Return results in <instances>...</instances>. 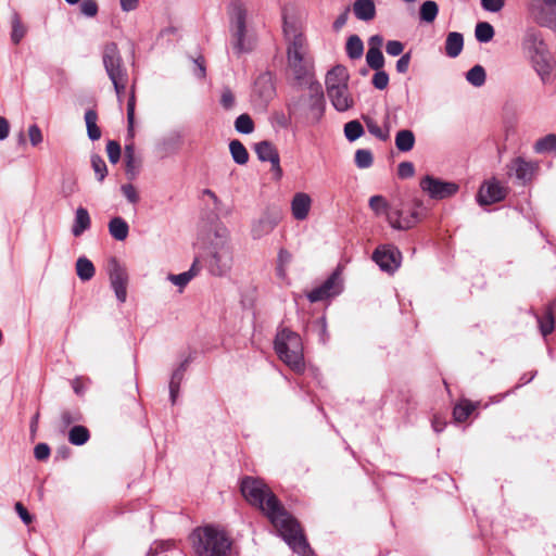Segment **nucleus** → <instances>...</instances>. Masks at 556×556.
I'll use <instances>...</instances> for the list:
<instances>
[{
	"mask_svg": "<svg viewBox=\"0 0 556 556\" xmlns=\"http://www.w3.org/2000/svg\"><path fill=\"white\" fill-rule=\"evenodd\" d=\"M240 490L251 505L267 516L278 534L294 553L299 556H316L298 520L285 509L278 497L262 480L244 477Z\"/></svg>",
	"mask_w": 556,
	"mask_h": 556,
	"instance_id": "1",
	"label": "nucleus"
},
{
	"mask_svg": "<svg viewBox=\"0 0 556 556\" xmlns=\"http://www.w3.org/2000/svg\"><path fill=\"white\" fill-rule=\"evenodd\" d=\"M283 36L287 42V64L299 86L315 81L314 62L308 53L306 37L298 23L283 16Z\"/></svg>",
	"mask_w": 556,
	"mask_h": 556,
	"instance_id": "2",
	"label": "nucleus"
},
{
	"mask_svg": "<svg viewBox=\"0 0 556 556\" xmlns=\"http://www.w3.org/2000/svg\"><path fill=\"white\" fill-rule=\"evenodd\" d=\"M189 540L197 556H229L231 553V539L215 525L197 527Z\"/></svg>",
	"mask_w": 556,
	"mask_h": 556,
	"instance_id": "3",
	"label": "nucleus"
},
{
	"mask_svg": "<svg viewBox=\"0 0 556 556\" xmlns=\"http://www.w3.org/2000/svg\"><path fill=\"white\" fill-rule=\"evenodd\" d=\"M308 93L291 98L287 103L290 117H305L311 124H318L325 113L326 101L321 85L315 80L304 84Z\"/></svg>",
	"mask_w": 556,
	"mask_h": 556,
	"instance_id": "4",
	"label": "nucleus"
},
{
	"mask_svg": "<svg viewBox=\"0 0 556 556\" xmlns=\"http://www.w3.org/2000/svg\"><path fill=\"white\" fill-rule=\"evenodd\" d=\"M274 349L279 359L293 371H304L303 342L298 332L287 327H279L274 340Z\"/></svg>",
	"mask_w": 556,
	"mask_h": 556,
	"instance_id": "5",
	"label": "nucleus"
},
{
	"mask_svg": "<svg viewBox=\"0 0 556 556\" xmlns=\"http://www.w3.org/2000/svg\"><path fill=\"white\" fill-rule=\"evenodd\" d=\"M204 267L208 274L215 277L227 276L233 264L232 248L227 238L219 233L210 244L206 255L203 257Z\"/></svg>",
	"mask_w": 556,
	"mask_h": 556,
	"instance_id": "6",
	"label": "nucleus"
},
{
	"mask_svg": "<svg viewBox=\"0 0 556 556\" xmlns=\"http://www.w3.org/2000/svg\"><path fill=\"white\" fill-rule=\"evenodd\" d=\"M368 205L377 216L384 215L393 229H410L421 219L420 212L418 211V208L422 206L421 202H416V207L407 215H405L401 208L391 207L382 195L377 194L370 197Z\"/></svg>",
	"mask_w": 556,
	"mask_h": 556,
	"instance_id": "7",
	"label": "nucleus"
},
{
	"mask_svg": "<svg viewBox=\"0 0 556 556\" xmlns=\"http://www.w3.org/2000/svg\"><path fill=\"white\" fill-rule=\"evenodd\" d=\"M101 59L109 79L128 76V71L116 42L110 41L102 47Z\"/></svg>",
	"mask_w": 556,
	"mask_h": 556,
	"instance_id": "8",
	"label": "nucleus"
},
{
	"mask_svg": "<svg viewBox=\"0 0 556 556\" xmlns=\"http://www.w3.org/2000/svg\"><path fill=\"white\" fill-rule=\"evenodd\" d=\"M527 10L540 26L556 31V0H528Z\"/></svg>",
	"mask_w": 556,
	"mask_h": 556,
	"instance_id": "9",
	"label": "nucleus"
},
{
	"mask_svg": "<svg viewBox=\"0 0 556 556\" xmlns=\"http://www.w3.org/2000/svg\"><path fill=\"white\" fill-rule=\"evenodd\" d=\"M343 291V280L340 268L334 269L327 279L312 289L306 298L311 303H316L338 296Z\"/></svg>",
	"mask_w": 556,
	"mask_h": 556,
	"instance_id": "10",
	"label": "nucleus"
},
{
	"mask_svg": "<svg viewBox=\"0 0 556 556\" xmlns=\"http://www.w3.org/2000/svg\"><path fill=\"white\" fill-rule=\"evenodd\" d=\"M420 189L433 200H444L455 195L459 186L454 181H445L431 175H426L419 182Z\"/></svg>",
	"mask_w": 556,
	"mask_h": 556,
	"instance_id": "11",
	"label": "nucleus"
},
{
	"mask_svg": "<svg viewBox=\"0 0 556 556\" xmlns=\"http://www.w3.org/2000/svg\"><path fill=\"white\" fill-rule=\"evenodd\" d=\"M372 261L388 274H394L401 266L402 253L393 244H381L372 253Z\"/></svg>",
	"mask_w": 556,
	"mask_h": 556,
	"instance_id": "12",
	"label": "nucleus"
},
{
	"mask_svg": "<svg viewBox=\"0 0 556 556\" xmlns=\"http://www.w3.org/2000/svg\"><path fill=\"white\" fill-rule=\"evenodd\" d=\"M108 274L111 288L114 291L117 301L119 303H125L127 299L128 285V274L126 268L122 266L115 257H113L109 261Z\"/></svg>",
	"mask_w": 556,
	"mask_h": 556,
	"instance_id": "13",
	"label": "nucleus"
},
{
	"mask_svg": "<svg viewBox=\"0 0 556 556\" xmlns=\"http://www.w3.org/2000/svg\"><path fill=\"white\" fill-rule=\"evenodd\" d=\"M507 190L495 178L481 185L477 193V202L480 206L491 205L503 201Z\"/></svg>",
	"mask_w": 556,
	"mask_h": 556,
	"instance_id": "14",
	"label": "nucleus"
},
{
	"mask_svg": "<svg viewBox=\"0 0 556 556\" xmlns=\"http://www.w3.org/2000/svg\"><path fill=\"white\" fill-rule=\"evenodd\" d=\"M530 60L543 84H548L554 79L556 61L548 49L533 55Z\"/></svg>",
	"mask_w": 556,
	"mask_h": 556,
	"instance_id": "15",
	"label": "nucleus"
},
{
	"mask_svg": "<svg viewBox=\"0 0 556 556\" xmlns=\"http://www.w3.org/2000/svg\"><path fill=\"white\" fill-rule=\"evenodd\" d=\"M508 173L514 175L518 180L523 184L530 181L538 169V164L527 161L521 156H517L508 164Z\"/></svg>",
	"mask_w": 556,
	"mask_h": 556,
	"instance_id": "16",
	"label": "nucleus"
},
{
	"mask_svg": "<svg viewBox=\"0 0 556 556\" xmlns=\"http://www.w3.org/2000/svg\"><path fill=\"white\" fill-rule=\"evenodd\" d=\"M279 222L278 213L265 212L262 216L253 222L251 236L253 239H261L270 233Z\"/></svg>",
	"mask_w": 556,
	"mask_h": 556,
	"instance_id": "17",
	"label": "nucleus"
},
{
	"mask_svg": "<svg viewBox=\"0 0 556 556\" xmlns=\"http://www.w3.org/2000/svg\"><path fill=\"white\" fill-rule=\"evenodd\" d=\"M522 48L528 53L529 58L548 49L542 34L535 28H528L526 30L522 39Z\"/></svg>",
	"mask_w": 556,
	"mask_h": 556,
	"instance_id": "18",
	"label": "nucleus"
},
{
	"mask_svg": "<svg viewBox=\"0 0 556 556\" xmlns=\"http://www.w3.org/2000/svg\"><path fill=\"white\" fill-rule=\"evenodd\" d=\"M327 94L332 106L339 112H345L353 105V99L350 96L348 84L329 88Z\"/></svg>",
	"mask_w": 556,
	"mask_h": 556,
	"instance_id": "19",
	"label": "nucleus"
},
{
	"mask_svg": "<svg viewBox=\"0 0 556 556\" xmlns=\"http://www.w3.org/2000/svg\"><path fill=\"white\" fill-rule=\"evenodd\" d=\"M229 31L247 28L248 12L240 0H232L228 5Z\"/></svg>",
	"mask_w": 556,
	"mask_h": 556,
	"instance_id": "20",
	"label": "nucleus"
},
{
	"mask_svg": "<svg viewBox=\"0 0 556 556\" xmlns=\"http://www.w3.org/2000/svg\"><path fill=\"white\" fill-rule=\"evenodd\" d=\"M312 205V199L307 193L298 192L291 201V212L296 220L307 218Z\"/></svg>",
	"mask_w": 556,
	"mask_h": 556,
	"instance_id": "21",
	"label": "nucleus"
},
{
	"mask_svg": "<svg viewBox=\"0 0 556 556\" xmlns=\"http://www.w3.org/2000/svg\"><path fill=\"white\" fill-rule=\"evenodd\" d=\"M230 34L232 38V48L238 55L252 51L253 43L251 38L248 36L247 28L232 30Z\"/></svg>",
	"mask_w": 556,
	"mask_h": 556,
	"instance_id": "22",
	"label": "nucleus"
},
{
	"mask_svg": "<svg viewBox=\"0 0 556 556\" xmlns=\"http://www.w3.org/2000/svg\"><path fill=\"white\" fill-rule=\"evenodd\" d=\"M353 13L359 21H371L376 15V5L372 0H355Z\"/></svg>",
	"mask_w": 556,
	"mask_h": 556,
	"instance_id": "23",
	"label": "nucleus"
},
{
	"mask_svg": "<svg viewBox=\"0 0 556 556\" xmlns=\"http://www.w3.org/2000/svg\"><path fill=\"white\" fill-rule=\"evenodd\" d=\"M91 226L90 215L87 208L79 206L75 212V218L72 226V233L74 237L81 236Z\"/></svg>",
	"mask_w": 556,
	"mask_h": 556,
	"instance_id": "24",
	"label": "nucleus"
},
{
	"mask_svg": "<svg viewBox=\"0 0 556 556\" xmlns=\"http://www.w3.org/2000/svg\"><path fill=\"white\" fill-rule=\"evenodd\" d=\"M464 48V36L458 31L448 33L445 39V53L448 58H457Z\"/></svg>",
	"mask_w": 556,
	"mask_h": 556,
	"instance_id": "25",
	"label": "nucleus"
},
{
	"mask_svg": "<svg viewBox=\"0 0 556 556\" xmlns=\"http://www.w3.org/2000/svg\"><path fill=\"white\" fill-rule=\"evenodd\" d=\"M108 228L112 238L117 241H124L128 237L129 226L127 222L119 216L111 218Z\"/></svg>",
	"mask_w": 556,
	"mask_h": 556,
	"instance_id": "26",
	"label": "nucleus"
},
{
	"mask_svg": "<svg viewBox=\"0 0 556 556\" xmlns=\"http://www.w3.org/2000/svg\"><path fill=\"white\" fill-rule=\"evenodd\" d=\"M180 141L181 135L178 131H173L159 140L156 149L163 154H170L176 151Z\"/></svg>",
	"mask_w": 556,
	"mask_h": 556,
	"instance_id": "27",
	"label": "nucleus"
},
{
	"mask_svg": "<svg viewBox=\"0 0 556 556\" xmlns=\"http://www.w3.org/2000/svg\"><path fill=\"white\" fill-rule=\"evenodd\" d=\"M348 74L343 66H334L326 75V89L346 85Z\"/></svg>",
	"mask_w": 556,
	"mask_h": 556,
	"instance_id": "28",
	"label": "nucleus"
},
{
	"mask_svg": "<svg viewBox=\"0 0 556 556\" xmlns=\"http://www.w3.org/2000/svg\"><path fill=\"white\" fill-rule=\"evenodd\" d=\"M254 150L261 162H270L279 156L278 150L270 141L267 140L255 143Z\"/></svg>",
	"mask_w": 556,
	"mask_h": 556,
	"instance_id": "29",
	"label": "nucleus"
},
{
	"mask_svg": "<svg viewBox=\"0 0 556 556\" xmlns=\"http://www.w3.org/2000/svg\"><path fill=\"white\" fill-rule=\"evenodd\" d=\"M415 142V135L409 129H401L395 135V147L400 152H408L413 150Z\"/></svg>",
	"mask_w": 556,
	"mask_h": 556,
	"instance_id": "30",
	"label": "nucleus"
},
{
	"mask_svg": "<svg viewBox=\"0 0 556 556\" xmlns=\"http://www.w3.org/2000/svg\"><path fill=\"white\" fill-rule=\"evenodd\" d=\"M255 88L264 98H270L274 93L273 77L269 72L261 73L255 79Z\"/></svg>",
	"mask_w": 556,
	"mask_h": 556,
	"instance_id": "31",
	"label": "nucleus"
},
{
	"mask_svg": "<svg viewBox=\"0 0 556 556\" xmlns=\"http://www.w3.org/2000/svg\"><path fill=\"white\" fill-rule=\"evenodd\" d=\"M533 151L538 154H549L556 152V134H548L539 138L534 142Z\"/></svg>",
	"mask_w": 556,
	"mask_h": 556,
	"instance_id": "32",
	"label": "nucleus"
},
{
	"mask_svg": "<svg viewBox=\"0 0 556 556\" xmlns=\"http://www.w3.org/2000/svg\"><path fill=\"white\" fill-rule=\"evenodd\" d=\"M90 439L89 430L81 425H74L68 431V441L71 444L81 446Z\"/></svg>",
	"mask_w": 556,
	"mask_h": 556,
	"instance_id": "33",
	"label": "nucleus"
},
{
	"mask_svg": "<svg viewBox=\"0 0 556 556\" xmlns=\"http://www.w3.org/2000/svg\"><path fill=\"white\" fill-rule=\"evenodd\" d=\"M98 114L94 110L89 109L85 112V123L87 127V135L91 141L99 140L101 130L97 125Z\"/></svg>",
	"mask_w": 556,
	"mask_h": 556,
	"instance_id": "34",
	"label": "nucleus"
},
{
	"mask_svg": "<svg viewBox=\"0 0 556 556\" xmlns=\"http://www.w3.org/2000/svg\"><path fill=\"white\" fill-rule=\"evenodd\" d=\"M76 273L81 281H89L94 276L96 269L90 260L80 256L76 261Z\"/></svg>",
	"mask_w": 556,
	"mask_h": 556,
	"instance_id": "35",
	"label": "nucleus"
},
{
	"mask_svg": "<svg viewBox=\"0 0 556 556\" xmlns=\"http://www.w3.org/2000/svg\"><path fill=\"white\" fill-rule=\"evenodd\" d=\"M229 151L233 162L238 165H244L249 161V152L241 141L233 139L229 143Z\"/></svg>",
	"mask_w": 556,
	"mask_h": 556,
	"instance_id": "36",
	"label": "nucleus"
},
{
	"mask_svg": "<svg viewBox=\"0 0 556 556\" xmlns=\"http://www.w3.org/2000/svg\"><path fill=\"white\" fill-rule=\"evenodd\" d=\"M503 121L506 135L513 134L517 125V109L513 103H506L503 108Z\"/></svg>",
	"mask_w": 556,
	"mask_h": 556,
	"instance_id": "37",
	"label": "nucleus"
},
{
	"mask_svg": "<svg viewBox=\"0 0 556 556\" xmlns=\"http://www.w3.org/2000/svg\"><path fill=\"white\" fill-rule=\"evenodd\" d=\"M478 403H472L469 400H463L459 404L455 405L453 409V417L457 422L465 421L471 413L477 408Z\"/></svg>",
	"mask_w": 556,
	"mask_h": 556,
	"instance_id": "38",
	"label": "nucleus"
},
{
	"mask_svg": "<svg viewBox=\"0 0 556 556\" xmlns=\"http://www.w3.org/2000/svg\"><path fill=\"white\" fill-rule=\"evenodd\" d=\"M346 54L352 60L361 59L364 53V43L359 36L352 35L346 41Z\"/></svg>",
	"mask_w": 556,
	"mask_h": 556,
	"instance_id": "39",
	"label": "nucleus"
},
{
	"mask_svg": "<svg viewBox=\"0 0 556 556\" xmlns=\"http://www.w3.org/2000/svg\"><path fill=\"white\" fill-rule=\"evenodd\" d=\"M486 73L482 65H475L466 73V80L476 88L485 84Z\"/></svg>",
	"mask_w": 556,
	"mask_h": 556,
	"instance_id": "40",
	"label": "nucleus"
},
{
	"mask_svg": "<svg viewBox=\"0 0 556 556\" xmlns=\"http://www.w3.org/2000/svg\"><path fill=\"white\" fill-rule=\"evenodd\" d=\"M364 121H365L367 130L370 135L375 136L377 139H379L381 141L389 140L390 128L387 123L384 124V128H382L378 125V123L375 119H372L370 117H367Z\"/></svg>",
	"mask_w": 556,
	"mask_h": 556,
	"instance_id": "41",
	"label": "nucleus"
},
{
	"mask_svg": "<svg viewBox=\"0 0 556 556\" xmlns=\"http://www.w3.org/2000/svg\"><path fill=\"white\" fill-rule=\"evenodd\" d=\"M439 13V7L435 1L427 0L422 2L419 9L420 21L432 23Z\"/></svg>",
	"mask_w": 556,
	"mask_h": 556,
	"instance_id": "42",
	"label": "nucleus"
},
{
	"mask_svg": "<svg viewBox=\"0 0 556 556\" xmlns=\"http://www.w3.org/2000/svg\"><path fill=\"white\" fill-rule=\"evenodd\" d=\"M536 320L542 336L546 337L551 334L554 330L553 307L549 305L543 317L536 315Z\"/></svg>",
	"mask_w": 556,
	"mask_h": 556,
	"instance_id": "43",
	"label": "nucleus"
},
{
	"mask_svg": "<svg viewBox=\"0 0 556 556\" xmlns=\"http://www.w3.org/2000/svg\"><path fill=\"white\" fill-rule=\"evenodd\" d=\"M475 36L479 42L486 43L493 39L494 28L488 22H480L476 25Z\"/></svg>",
	"mask_w": 556,
	"mask_h": 556,
	"instance_id": "44",
	"label": "nucleus"
},
{
	"mask_svg": "<svg viewBox=\"0 0 556 556\" xmlns=\"http://www.w3.org/2000/svg\"><path fill=\"white\" fill-rule=\"evenodd\" d=\"M344 135L350 142H354L364 135V127L357 119L350 121L344 125Z\"/></svg>",
	"mask_w": 556,
	"mask_h": 556,
	"instance_id": "45",
	"label": "nucleus"
},
{
	"mask_svg": "<svg viewBox=\"0 0 556 556\" xmlns=\"http://www.w3.org/2000/svg\"><path fill=\"white\" fill-rule=\"evenodd\" d=\"M235 129L239 134H252L254 131V122L252 117L247 113L239 115L235 121Z\"/></svg>",
	"mask_w": 556,
	"mask_h": 556,
	"instance_id": "46",
	"label": "nucleus"
},
{
	"mask_svg": "<svg viewBox=\"0 0 556 556\" xmlns=\"http://www.w3.org/2000/svg\"><path fill=\"white\" fill-rule=\"evenodd\" d=\"M190 364V358L184 359L172 372L168 387L180 388L181 382L185 379V374Z\"/></svg>",
	"mask_w": 556,
	"mask_h": 556,
	"instance_id": "47",
	"label": "nucleus"
},
{
	"mask_svg": "<svg viewBox=\"0 0 556 556\" xmlns=\"http://www.w3.org/2000/svg\"><path fill=\"white\" fill-rule=\"evenodd\" d=\"M366 62L367 65L374 71L383 68L384 56L382 54V51L376 49H368L366 53Z\"/></svg>",
	"mask_w": 556,
	"mask_h": 556,
	"instance_id": "48",
	"label": "nucleus"
},
{
	"mask_svg": "<svg viewBox=\"0 0 556 556\" xmlns=\"http://www.w3.org/2000/svg\"><path fill=\"white\" fill-rule=\"evenodd\" d=\"M355 165L361 168H369L374 163V156L370 150L368 149H358L355 152Z\"/></svg>",
	"mask_w": 556,
	"mask_h": 556,
	"instance_id": "49",
	"label": "nucleus"
},
{
	"mask_svg": "<svg viewBox=\"0 0 556 556\" xmlns=\"http://www.w3.org/2000/svg\"><path fill=\"white\" fill-rule=\"evenodd\" d=\"M91 166L94 170L98 181L102 182L108 175V167L102 156L99 154H92Z\"/></svg>",
	"mask_w": 556,
	"mask_h": 556,
	"instance_id": "50",
	"label": "nucleus"
},
{
	"mask_svg": "<svg viewBox=\"0 0 556 556\" xmlns=\"http://www.w3.org/2000/svg\"><path fill=\"white\" fill-rule=\"evenodd\" d=\"M195 276V271L187 270L177 275H168V280L177 286L180 290L184 289L190 280Z\"/></svg>",
	"mask_w": 556,
	"mask_h": 556,
	"instance_id": "51",
	"label": "nucleus"
},
{
	"mask_svg": "<svg viewBox=\"0 0 556 556\" xmlns=\"http://www.w3.org/2000/svg\"><path fill=\"white\" fill-rule=\"evenodd\" d=\"M26 29L23 26L20 17L17 14L13 16L12 20V33H11V40L13 43L18 45L23 37L25 36Z\"/></svg>",
	"mask_w": 556,
	"mask_h": 556,
	"instance_id": "52",
	"label": "nucleus"
},
{
	"mask_svg": "<svg viewBox=\"0 0 556 556\" xmlns=\"http://www.w3.org/2000/svg\"><path fill=\"white\" fill-rule=\"evenodd\" d=\"M219 103L226 111H230L236 106V97L229 87L222 89Z\"/></svg>",
	"mask_w": 556,
	"mask_h": 556,
	"instance_id": "53",
	"label": "nucleus"
},
{
	"mask_svg": "<svg viewBox=\"0 0 556 556\" xmlns=\"http://www.w3.org/2000/svg\"><path fill=\"white\" fill-rule=\"evenodd\" d=\"M81 419L83 416L79 410H63L61 413V424L63 428H67Z\"/></svg>",
	"mask_w": 556,
	"mask_h": 556,
	"instance_id": "54",
	"label": "nucleus"
},
{
	"mask_svg": "<svg viewBox=\"0 0 556 556\" xmlns=\"http://www.w3.org/2000/svg\"><path fill=\"white\" fill-rule=\"evenodd\" d=\"M106 153L109 161L116 164L121 159V146L115 140H109L106 143Z\"/></svg>",
	"mask_w": 556,
	"mask_h": 556,
	"instance_id": "55",
	"label": "nucleus"
},
{
	"mask_svg": "<svg viewBox=\"0 0 556 556\" xmlns=\"http://www.w3.org/2000/svg\"><path fill=\"white\" fill-rule=\"evenodd\" d=\"M374 87L378 90H383L388 87L389 84V75L386 71L378 70L372 76L371 80Z\"/></svg>",
	"mask_w": 556,
	"mask_h": 556,
	"instance_id": "56",
	"label": "nucleus"
},
{
	"mask_svg": "<svg viewBox=\"0 0 556 556\" xmlns=\"http://www.w3.org/2000/svg\"><path fill=\"white\" fill-rule=\"evenodd\" d=\"M98 11L99 7L96 0H83L80 2V13L86 17H94Z\"/></svg>",
	"mask_w": 556,
	"mask_h": 556,
	"instance_id": "57",
	"label": "nucleus"
},
{
	"mask_svg": "<svg viewBox=\"0 0 556 556\" xmlns=\"http://www.w3.org/2000/svg\"><path fill=\"white\" fill-rule=\"evenodd\" d=\"M110 80L114 87L117 100L122 101V98L124 97V94L126 92V88H127V84H128V76L113 78Z\"/></svg>",
	"mask_w": 556,
	"mask_h": 556,
	"instance_id": "58",
	"label": "nucleus"
},
{
	"mask_svg": "<svg viewBox=\"0 0 556 556\" xmlns=\"http://www.w3.org/2000/svg\"><path fill=\"white\" fill-rule=\"evenodd\" d=\"M121 191L129 203H131V204L138 203L139 194L134 185H131V184L122 185Z\"/></svg>",
	"mask_w": 556,
	"mask_h": 556,
	"instance_id": "59",
	"label": "nucleus"
},
{
	"mask_svg": "<svg viewBox=\"0 0 556 556\" xmlns=\"http://www.w3.org/2000/svg\"><path fill=\"white\" fill-rule=\"evenodd\" d=\"M415 174V167L412 162H401L397 166V175L402 179L410 178Z\"/></svg>",
	"mask_w": 556,
	"mask_h": 556,
	"instance_id": "60",
	"label": "nucleus"
},
{
	"mask_svg": "<svg viewBox=\"0 0 556 556\" xmlns=\"http://www.w3.org/2000/svg\"><path fill=\"white\" fill-rule=\"evenodd\" d=\"M505 5V0H481V7L483 10L491 12V13H497L500 12Z\"/></svg>",
	"mask_w": 556,
	"mask_h": 556,
	"instance_id": "61",
	"label": "nucleus"
},
{
	"mask_svg": "<svg viewBox=\"0 0 556 556\" xmlns=\"http://www.w3.org/2000/svg\"><path fill=\"white\" fill-rule=\"evenodd\" d=\"M404 45L399 40H389L386 43V52L391 56H399L403 54Z\"/></svg>",
	"mask_w": 556,
	"mask_h": 556,
	"instance_id": "62",
	"label": "nucleus"
},
{
	"mask_svg": "<svg viewBox=\"0 0 556 556\" xmlns=\"http://www.w3.org/2000/svg\"><path fill=\"white\" fill-rule=\"evenodd\" d=\"M28 136L33 147H37L43 140L42 132L37 124H33L28 127Z\"/></svg>",
	"mask_w": 556,
	"mask_h": 556,
	"instance_id": "63",
	"label": "nucleus"
},
{
	"mask_svg": "<svg viewBox=\"0 0 556 556\" xmlns=\"http://www.w3.org/2000/svg\"><path fill=\"white\" fill-rule=\"evenodd\" d=\"M50 446L47 443H38L34 448V456L37 460H46L50 456Z\"/></svg>",
	"mask_w": 556,
	"mask_h": 556,
	"instance_id": "64",
	"label": "nucleus"
}]
</instances>
